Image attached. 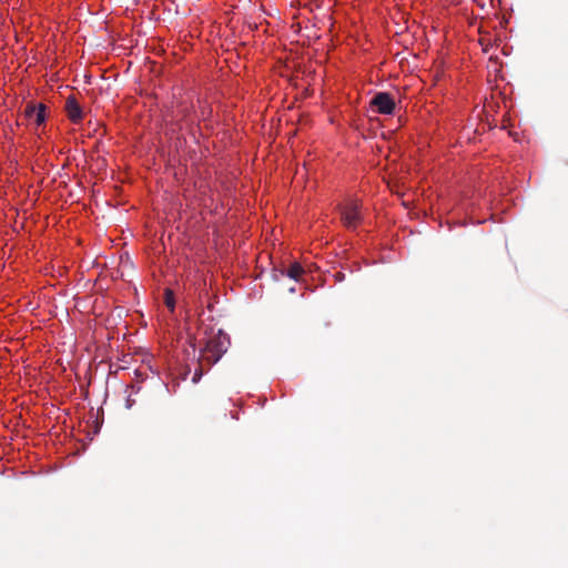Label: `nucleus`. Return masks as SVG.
<instances>
[{
  "mask_svg": "<svg viewBox=\"0 0 568 568\" xmlns=\"http://www.w3.org/2000/svg\"><path fill=\"white\" fill-rule=\"evenodd\" d=\"M229 346L230 337L222 329H219L215 335L206 339L204 347L201 348V358L199 363L200 369L194 373V383L201 378L204 365L210 368L216 364L226 353Z\"/></svg>",
  "mask_w": 568,
  "mask_h": 568,
  "instance_id": "f257e3e1",
  "label": "nucleus"
},
{
  "mask_svg": "<svg viewBox=\"0 0 568 568\" xmlns=\"http://www.w3.org/2000/svg\"><path fill=\"white\" fill-rule=\"evenodd\" d=\"M341 220L347 229H356L362 222L361 203L356 200H348L339 205Z\"/></svg>",
  "mask_w": 568,
  "mask_h": 568,
  "instance_id": "f03ea898",
  "label": "nucleus"
},
{
  "mask_svg": "<svg viewBox=\"0 0 568 568\" xmlns=\"http://www.w3.org/2000/svg\"><path fill=\"white\" fill-rule=\"evenodd\" d=\"M371 106L375 108L379 114H393L395 110V101L388 92H378L371 100Z\"/></svg>",
  "mask_w": 568,
  "mask_h": 568,
  "instance_id": "7ed1b4c3",
  "label": "nucleus"
},
{
  "mask_svg": "<svg viewBox=\"0 0 568 568\" xmlns=\"http://www.w3.org/2000/svg\"><path fill=\"white\" fill-rule=\"evenodd\" d=\"M45 105L40 104H31L29 103L26 106L24 115L29 121H32L37 125H41L45 121Z\"/></svg>",
  "mask_w": 568,
  "mask_h": 568,
  "instance_id": "20e7f679",
  "label": "nucleus"
},
{
  "mask_svg": "<svg viewBox=\"0 0 568 568\" xmlns=\"http://www.w3.org/2000/svg\"><path fill=\"white\" fill-rule=\"evenodd\" d=\"M65 110L71 121L77 123L82 119V110L74 98L69 97L67 99Z\"/></svg>",
  "mask_w": 568,
  "mask_h": 568,
  "instance_id": "39448f33",
  "label": "nucleus"
},
{
  "mask_svg": "<svg viewBox=\"0 0 568 568\" xmlns=\"http://www.w3.org/2000/svg\"><path fill=\"white\" fill-rule=\"evenodd\" d=\"M303 273H304V270H303V267L298 263L292 264L288 267V270L286 271V275L290 278H293V280H296V281L302 276Z\"/></svg>",
  "mask_w": 568,
  "mask_h": 568,
  "instance_id": "423d86ee",
  "label": "nucleus"
},
{
  "mask_svg": "<svg viewBox=\"0 0 568 568\" xmlns=\"http://www.w3.org/2000/svg\"><path fill=\"white\" fill-rule=\"evenodd\" d=\"M164 303H165V305H166L171 311H173V310H174L175 300H174V295H173V292H172V291H170V290H166V291H165V294H164Z\"/></svg>",
  "mask_w": 568,
  "mask_h": 568,
  "instance_id": "0eeeda50",
  "label": "nucleus"
},
{
  "mask_svg": "<svg viewBox=\"0 0 568 568\" xmlns=\"http://www.w3.org/2000/svg\"><path fill=\"white\" fill-rule=\"evenodd\" d=\"M199 328H200V331H202L204 333L205 336H207L212 331V328L210 326L204 325L202 320H201V324H200Z\"/></svg>",
  "mask_w": 568,
  "mask_h": 568,
  "instance_id": "6e6552de",
  "label": "nucleus"
},
{
  "mask_svg": "<svg viewBox=\"0 0 568 568\" xmlns=\"http://www.w3.org/2000/svg\"><path fill=\"white\" fill-rule=\"evenodd\" d=\"M334 276H335L336 281H343L345 277V275L342 272L335 273Z\"/></svg>",
  "mask_w": 568,
  "mask_h": 568,
  "instance_id": "1a4fd4ad",
  "label": "nucleus"
}]
</instances>
